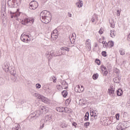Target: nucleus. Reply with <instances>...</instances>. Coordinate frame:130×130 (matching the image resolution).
<instances>
[{
	"label": "nucleus",
	"instance_id": "obj_1",
	"mask_svg": "<svg viewBox=\"0 0 130 130\" xmlns=\"http://www.w3.org/2000/svg\"><path fill=\"white\" fill-rule=\"evenodd\" d=\"M49 110V109H48V107L46 106H40L38 110L29 115L28 116L29 121L32 122L33 120H35L36 118L40 116L42 113L44 114H46V113L48 112Z\"/></svg>",
	"mask_w": 130,
	"mask_h": 130
},
{
	"label": "nucleus",
	"instance_id": "obj_2",
	"mask_svg": "<svg viewBox=\"0 0 130 130\" xmlns=\"http://www.w3.org/2000/svg\"><path fill=\"white\" fill-rule=\"evenodd\" d=\"M2 68L5 72L8 73V72L9 71L10 74L12 75V76L15 77V75H16L17 72H16V69L15 68V67L13 66H10V63L6 62L3 65Z\"/></svg>",
	"mask_w": 130,
	"mask_h": 130
},
{
	"label": "nucleus",
	"instance_id": "obj_3",
	"mask_svg": "<svg viewBox=\"0 0 130 130\" xmlns=\"http://www.w3.org/2000/svg\"><path fill=\"white\" fill-rule=\"evenodd\" d=\"M49 16H51V14L50 13V12L47 11V10H44L41 12L40 14V20L43 19L45 17H47Z\"/></svg>",
	"mask_w": 130,
	"mask_h": 130
},
{
	"label": "nucleus",
	"instance_id": "obj_4",
	"mask_svg": "<svg viewBox=\"0 0 130 130\" xmlns=\"http://www.w3.org/2000/svg\"><path fill=\"white\" fill-rule=\"evenodd\" d=\"M38 8V2L33 1L29 4V9L30 10H36Z\"/></svg>",
	"mask_w": 130,
	"mask_h": 130
},
{
	"label": "nucleus",
	"instance_id": "obj_5",
	"mask_svg": "<svg viewBox=\"0 0 130 130\" xmlns=\"http://www.w3.org/2000/svg\"><path fill=\"white\" fill-rule=\"evenodd\" d=\"M11 18L13 19V18H15V19H17L18 17H20V15H21V12H19V9L17 10L16 12H12L10 11Z\"/></svg>",
	"mask_w": 130,
	"mask_h": 130
},
{
	"label": "nucleus",
	"instance_id": "obj_6",
	"mask_svg": "<svg viewBox=\"0 0 130 130\" xmlns=\"http://www.w3.org/2000/svg\"><path fill=\"white\" fill-rule=\"evenodd\" d=\"M41 22L44 24H48L51 21V15L46 16L41 19Z\"/></svg>",
	"mask_w": 130,
	"mask_h": 130
},
{
	"label": "nucleus",
	"instance_id": "obj_7",
	"mask_svg": "<svg viewBox=\"0 0 130 130\" xmlns=\"http://www.w3.org/2000/svg\"><path fill=\"white\" fill-rule=\"evenodd\" d=\"M18 1L19 2H17V0H12L11 8H18L19 5L21 4V2H22V0Z\"/></svg>",
	"mask_w": 130,
	"mask_h": 130
},
{
	"label": "nucleus",
	"instance_id": "obj_8",
	"mask_svg": "<svg viewBox=\"0 0 130 130\" xmlns=\"http://www.w3.org/2000/svg\"><path fill=\"white\" fill-rule=\"evenodd\" d=\"M46 55L47 57H50L49 58V60H50V59H51V58H52V56H58V55L54 54L53 51H51L50 55H49V53H47L46 54Z\"/></svg>",
	"mask_w": 130,
	"mask_h": 130
},
{
	"label": "nucleus",
	"instance_id": "obj_9",
	"mask_svg": "<svg viewBox=\"0 0 130 130\" xmlns=\"http://www.w3.org/2000/svg\"><path fill=\"white\" fill-rule=\"evenodd\" d=\"M52 119V115H47L45 117V122H47V121H49V120H51Z\"/></svg>",
	"mask_w": 130,
	"mask_h": 130
},
{
	"label": "nucleus",
	"instance_id": "obj_10",
	"mask_svg": "<svg viewBox=\"0 0 130 130\" xmlns=\"http://www.w3.org/2000/svg\"><path fill=\"white\" fill-rule=\"evenodd\" d=\"M114 89L112 88V87H111L110 88H109L108 89V93L111 97L114 96Z\"/></svg>",
	"mask_w": 130,
	"mask_h": 130
},
{
	"label": "nucleus",
	"instance_id": "obj_11",
	"mask_svg": "<svg viewBox=\"0 0 130 130\" xmlns=\"http://www.w3.org/2000/svg\"><path fill=\"white\" fill-rule=\"evenodd\" d=\"M120 80H121V77H117L113 79V82H114V83H116L117 84H119V83H120Z\"/></svg>",
	"mask_w": 130,
	"mask_h": 130
},
{
	"label": "nucleus",
	"instance_id": "obj_12",
	"mask_svg": "<svg viewBox=\"0 0 130 130\" xmlns=\"http://www.w3.org/2000/svg\"><path fill=\"white\" fill-rule=\"evenodd\" d=\"M123 126L125 127V128H127V127H129L130 123L128 121H124L122 123Z\"/></svg>",
	"mask_w": 130,
	"mask_h": 130
},
{
	"label": "nucleus",
	"instance_id": "obj_13",
	"mask_svg": "<svg viewBox=\"0 0 130 130\" xmlns=\"http://www.w3.org/2000/svg\"><path fill=\"white\" fill-rule=\"evenodd\" d=\"M62 86H61V88H64V89H68L69 84H68L67 82L63 81L62 82Z\"/></svg>",
	"mask_w": 130,
	"mask_h": 130
},
{
	"label": "nucleus",
	"instance_id": "obj_14",
	"mask_svg": "<svg viewBox=\"0 0 130 130\" xmlns=\"http://www.w3.org/2000/svg\"><path fill=\"white\" fill-rule=\"evenodd\" d=\"M20 39L23 42H26V40L27 39V38L26 37V35L22 34L20 37Z\"/></svg>",
	"mask_w": 130,
	"mask_h": 130
},
{
	"label": "nucleus",
	"instance_id": "obj_15",
	"mask_svg": "<svg viewBox=\"0 0 130 130\" xmlns=\"http://www.w3.org/2000/svg\"><path fill=\"white\" fill-rule=\"evenodd\" d=\"M5 83L6 80L3 77H0V86H3V85H5Z\"/></svg>",
	"mask_w": 130,
	"mask_h": 130
},
{
	"label": "nucleus",
	"instance_id": "obj_16",
	"mask_svg": "<svg viewBox=\"0 0 130 130\" xmlns=\"http://www.w3.org/2000/svg\"><path fill=\"white\" fill-rule=\"evenodd\" d=\"M76 6L78 7V8L83 7V1L79 0L78 2L76 3Z\"/></svg>",
	"mask_w": 130,
	"mask_h": 130
},
{
	"label": "nucleus",
	"instance_id": "obj_17",
	"mask_svg": "<svg viewBox=\"0 0 130 130\" xmlns=\"http://www.w3.org/2000/svg\"><path fill=\"white\" fill-rule=\"evenodd\" d=\"M122 89L119 88L117 90V96H121L122 95Z\"/></svg>",
	"mask_w": 130,
	"mask_h": 130
},
{
	"label": "nucleus",
	"instance_id": "obj_18",
	"mask_svg": "<svg viewBox=\"0 0 130 130\" xmlns=\"http://www.w3.org/2000/svg\"><path fill=\"white\" fill-rule=\"evenodd\" d=\"M89 120V113L87 112L84 116V121Z\"/></svg>",
	"mask_w": 130,
	"mask_h": 130
},
{
	"label": "nucleus",
	"instance_id": "obj_19",
	"mask_svg": "<svg viewBox=\"0 0 130 130\" xmlns=\"http://www.w3.org/2000/svg\"><path fill=\"white\" fill-rule=\"evenodd\" d=\"M75 91L77 92L78 93H81V87L79 86V85H77L75 88Z\"/></svg>",
	"mask_w": 130,
	"mask_h": 130
},
{
	"label": "nucleus",
	"instance_id": "obj_20",
	"mask_svg": "<svg viewBox=\"0 0 130 130\" xmlns=\"http://www.w3.org/2000/svg\"><path fill=\"white\" fill-rule=\"evenodd\" d=\"M114 72L116 74V77H118V78H119V70H118L117 68H115L114 70Z\"/></svg>",
	"mask_w": 130,
	"mask_h": 130
},
{
	"label": "nucleus",
	"instance_id": "obj_21",
	"mask_svg": "<svg viewBox=\"0 0 130 130\" xmlns=\"http://www.w3.org/2000/svg\"><path fill=\"white\" fill-rule=\"evenodd\" d=\"M79 103L80 105H86V104H87V102L84 100H80L79 101Z\"/></svg>",
	"mask_w": 130,
	"mask_h": 130
},
{
	"label": "nucleus",
	"instance_id": "obj_22",
	"mask_svg": "<svg viewBox=\"0 0 130 130\" xmlns=\"http://www.w3.org/2000/svg\"><path fill=\"white\" fill-rule=\"evenodd\" d=\"M96 20V21H98V17H97V15H94V16L91 18V21L92 23H94V22H95Z\"/></svg>",
	"mask_w": 130,
	"mask_h": 130
},
{
	"label": "nucleus",
	"instance_id": "obj_23",
	"mask_svg": "<svg viewBox=\"0 0 130 130\" xmlns=\"http://www.w3.org/2000/svg\"><path fill=\"white\" fill-rule=\"evenodd\" d=\"M36 97H37L38 99H40L41 100H42L43 98H44L43 95H40L38 93H35Z\"/></svg>",
	"mask_w": 130,
	"mask_h": 130
},
{
	"label": "nucleus",
	"instance_id": "obj_24",
	"mask_svg": "<svg viewBox=\"0 0 130 130\" xmlns=\"http://www.w3.org/2000/svg\"><path fill=\"white\" fill-rule=\"evenodd\" d=\"M63 110V107H57L56 108V110L58 112H62Z\"/></svg>",
	"mask_w": 130,
	"mask_h": 130
},
{
	"label": "nucleus",
	"instance_id": "obj_25",
	"mask_svg": "<svg viewBox=\"0 0 130 130\" xmlns=\"http://www.w3.org/2000/svg\"><path fill=\"white\" fill-rule=\"evenodd\" d=\"M61 93L63 97H64V98L65 97H67V96H68V91L67 90H63Z\"/></svg>",
	"mask_w": 130,
	"mask_h": 130
},
{
	"label": "nucleus",
	"instance_id": "obj_26",
	"mask_svg": "<svg viewBox=\"0 0 130 130\" xmlns=\"http://www.w3.org/2000/svg\"><path fill=\"white\" fill-rule=\"evenodd\" d=\"M98 77H99V74H98V73L94 74L92 76V79L93 80H97V79H98Z\"/></svg>",
	"mask_w": 130,
	"mask_h": 130
},
{
	"label": "nucleus",
	"instance_id": "obj_27",
	"mask_svg": "<svg viewBox=\"0 0 130 130\" xmlns=\"http://www.w3.org/2000/svg\"><path fill=\"white\" fill-rule=\"evenodd\" d=\"M61 50H63V51H70V48L67 47H63L60 48Z\"/></svg>",
	"mask_w": 130,
	"mask_h": 130
},
{
	"label": "nucleus",
	"instance_id": "obj_28",
	"mask_svg": "<svg viewBox=\"0 0 130 130\" xmlns=\"http://www.w3.org/2000/svg\"><path fill=\"white\" fill-rule=\"evenodd\" d=\"M110 35V37H112V38H114V37H115V34H114V30H111Z\"/></svg>",
	"mask_w": 130,
	"mask_h": 130
},
{
	"label": "nucleus",
	"instance_id": "obj_29",
	"mask_svg": "<svg viewBox=\"0 0 130 130\" xmlns=\"http://www.w3.org/2000/svg\"><path fill=\"white\" fill-rule=\"evenodd\" d=\"M119 52H120V54H121V55H124L125 54L124 50L122 48H121L119 50Z\"/></svg>",
	"mask_w": 130,
	"mask_h": 130
},
{
	"label": "nucleus",
	"instance_id": "obj_30",
	"mask_svg": "<svg viewBox=\"0 0 130 130\" xmlns=\"http://www.w3.org/2000/svg\"><path fill=\"white\" fill-rule=\"evenodd\" d=\"M51 38H53V39H57V38L58 37V35H54V34H51Z\"/></svg>",
	"mask_w": 130,
	"mask_h": 130
},
{
	"label": "nucleus",
	"instance_id": "obj_31",
	"mask_svg": "<svg viewBox=\"0 0 130 130\" xmlns=\"http://www.w3.org/2000/svg\"><path fill=\"white\" fill-rule=\"evenodd\" d=\"M103 47H104V48H108V47H110V41H109L108 43H107V45H104Z\"/></svg>",
	"mask_w": 130,
	"mask_h": 130
},
{
	"label": "nucleus",
	"instance_id": "obj_32",
	"mask_svg": "<svg viewBox=\"0 0 130 130\" xmlns=\"http://www.w3.org/2000/svg\"><path fill=\"white\" fill-rule=\"evenodd\" d=\"M95 63H96L98 66H100L101 64V61L99 59H96L95 60Z\"/></svg>",
	"mask_w": 130,
	"mask_h": 130
},
{
	"label": "nucleus",
	"instance_id": "obj_33",
	"mask_svg": "<svg viewBox=\"0 0 130 130\" xmlns=\"http://www.w3.org/2000/svg\"><path fill=\"white\" fill-rule=\"evenodd\" d=\"M117 129H118V130H123V129H124V128L122 127V126H121V125L119 124L117 126Z\"/></svg>",
	"mask_w": 130,
	"mask_h": 130
},
{
	"label": "nucleus",
	"instance_id": "obj_34",
	"mask_svg": "<svg viewBox=\"0 0 130 130\" xmlns=\"http://www.w3.org/2000/svg\"><path fill=\"white\" fill-rule=\"evenodd\" d=\"M42 102H44V103H47V102H48V100H47V99H46V98L44 96V98L42 99Z\"/></svg>",
	"mask_w": 130,
	"mask_h": 130
},
{
	"label": "nucleus",
	"instance_id": "obj_35",
	"mask_svg": "<svg viewBox=\"0 0 130 130\" xmlns=\"http://www.w3.org/2000/svg\"><path fill=\"white\" fill-rule=\"evenodd\" d=\"M84 125L86 128L88 127L90 125V122H86L84 124Z\"/></svg>",
	"mask_w": 130,
	"mask_h": 130
},
{
	"label": "nucleus",
	"instance_id": "obj_36",
	"mask_svg": "<svg viewBox=\"0 0 130 130\" xmlns=\"http://www.w3.org/2000/svg\"><path fill=\"white\" fill-rule=\"evenodd\" d=\"M110 25L112 28H114V21L112 20L111 22H110Z\"/></svg>",
	"mask_w": 130,
	"mask_h": 130
},
{
	"label": "nucleus",
	"instance_id": "obj_37",
	"mask_svg": "<svg viewBox=\"0 0 130 130\" xmlns=\"http://www.w3.org/2000/svg\"><path fill=\"white\" fill-rule=\"evenodd\" d=\"M86 47L88 48V49H91V44L90 43H87V44H86Z\"/></svg>",
	"mask_w": 130,
	"mask_h": 130
},
{
	"label": "nucleus",
	"instance_id": "obj_38",
	"mask_svg": "<svg viewBox=\"0 0 130 130\" xmlns=\"http://www.w3.org/2000/svg\"><path fill=\"white\" fill-rule=\"evenodd\" d=\"M102 55L104 56V57H106L107 56V55L106 54V51H103L102 52Z\"/></svg>",
	"mask_w": 130,
	"mask_h": 130
},
{
	"label": "nucleus",
	"instance_id": "obj_39",
	"mask_svg": "<svg viewBox=\"0 0 130 130\" xmlns=\"http://www.w3.org/2000/svg\"><path fill=\"white\" fill-rule=\"evenodd\" d=\"M72 112H73V110L69 108H67L66 113H72Z\"/></svg>",
	"mask_w": 130,
	"mask_h": 130
},
{
	"label": "nucleus",
	"instance_id": "obj_40",
	"mask_svg": "<svg viewBox=\"0 0 130 130\" xmlns=\"http://www.w3.org/2000/svg\"><path fill=\"white\" fill-rule=\"evenodd\" d=\"M54 34L55 35H58V31L57 29H54L53 31V34Z\"/></svg>",
	"mask_w": 130,
	"mask_h": 130
},
{
	"label": "nucleus",
	"instance_id": "obj_41",
	"mask_svg": "<svg viewBox=\"0 0 130 130\" xmlns=\"http://www.w3.org/2000/svg\"><path fill=\"white\" fill-rule=\"evenodd\" d=\"M104 71V73L103 76H105V77H106V76L108 75V71H107V69Z\"/></svg>",
	"mask_w": 130,
	"mask_h": 130
},
{
	"label": "nucleus",
	"instance_id": "obj_42",
	"mask_svg": "<svg viewBox=\"0 0 130 130\" xmlns=\"http://www.w3.org/2000/svg\"><path fill=\"white\" fill-rule=\"evenodd\" d=\"M110 47H113L114 45V42L112 41H110Z\"/></svg>",
	"mask_w": 130,
	"mask_h": 130
},
{
	"label": "nucleus",
	"instance_id": "obj_43",
	"mask_svg": "<svg viewBox=\"0 0 130 130\" xmlns=\"http://www.w3.org/2000/svg\"><path fill=\"white\" fill-rule=\"evenodd\" d=\"M29 21V23H31L32 24H33V23H34V19L33 18H30V19H28Z\"/></svg>",
	"mask_w": 130,
	"mask_h": 130
},
{
	"label": "nucleus",
	"instance_id": "obj_44",
	"mask_svg": "<svg viewBox=\"0 0 130 130\" xmlns=\"http://www.w3.org/2000/svg\"><path fill=\"white\" fill-rule=\"evenodd\" d=\"M36 88L37 89H40V88H41V85H40V84L38 83L36 84Z\"/></svg>",
	"mask_w": 130,
	"mask_h": 130
},
{
	"label": "nucleus",
	"instance_id": "obj_45",
	"mask_svg": "<svg viewBox=\"0 0 130 130\" xmlns=\"http://www.w3.org/2000/svg\"><path fill=\"white\" fill-rule=\"evenodd\" d=\"M119 116H120L119 114L117 113L116 114V118L117 120H119Z\"/></svg>",
	"mask_w": 130,
	"mask_h": 130
},
{
	"label": "nucleus",
	"instance_id": "obj_46",
	"mask_svg": "<svg viewBox=\"0 0 130 130\" xmlns=\"http://www.w3.org/2000/svg\"><path fill=\"white\" fill-rule=\"evenodd\" d=\"M29 21H30V20H29V19H28V18L24 19V22H25V25L26 24H28V23H29Z\"/></svg>",
	"mask_w": 130,
	"mask_h": 130
},
{
	"label": "nucleus",
	"instance_id": "obj_47",
	"mask_svg": "<svg viewBox=\"0 0 130 130\" xmlns=\"http://www.w3.org/2000/svg\"><path fill=\"white\" fill-rule=\"evenodd\" d=\"M101 68V69H103L104 71L107 70V69H106V67L104 66V65H102Z\"/></svg>",
	"mask_w": 130,
	"mask_h": 130
},
{
	"label": "nucleus",
	"instance_id": "obj_48",
	"mask_svg": "<svg viewBox=\"0 0 130 130\" xmlns=\"http://www.w3.org/2000/svg\"><path fill=\"white\" fill-rule=\"evenodd\" d=\"M52 80H53V82L54 83H55V82H56V78H55V77L53 76L52 77Z\"/></svg>",
	"mask_w": 130,
	"mask_h": 130
},
{
	"label": "nucleus",
	"instance_id": "obj_49",
	"mask_svg": "<svg viewBox=\"0 0 130 130\" xmlns=\"http://www.w3.org/2000/svg\"><path fill=\"white\" fill-rule=\"evenodd\" d=\"M68 126V125L62 124L61 125V127H62V128H64V127H67Z\"/></svg>",
	"mask_w": 130,
	"mask_h": 130
},
{
	"label": "nucleus",
	"instance_id": "obj_50",
	"mask_svg": "<svg viewBox=\"0 0 130 130\" xmlns=\"http://www.w3.org/2000/svg\"><path fill=\"white\" fill-rule=\"evenodd\" d=\"M67 108H63V110H62V112H65L66 113H67Z\"/></svg>",
	"mask_w": 130,
	"mask_h": 130
},
{
	"label": "nucleus",
	"instance_id": "obj_51",
	"mask_svg": "<svg viewBox=\"0 0 130 130\" xmlns=\"http://www.w3.org/2000/svg\"><path fill=\"white\" fill-rule=\"evenodd\" d=\"M44 127V123H43L42 124V125H41L40 127V129H42V128H43Z\"/></svg>",
	"mask_w": 130,
	"mask_h": 130
},
{
	"label": "nucleus",
	"instance_id": "obj_52",
	"mask_svg": "<svg viewBox=\"0 0 130 130\" xmlns=\"http://www.w3.org/2000/svg\"><path fill=\"white\" fill-rule=\"evenodd\" d=\"M78 124H77V123H76V122H73V123H72V125L73 126H75V127L76 128V127H77V125Z\"/></svg>",
	"mask_w": 130,
	"mask_h": 130
},
{
	"label": "nucleus",
	"instance_id": "obj_53",
	"mask_svg": "<svg viewBox=\"0 0 130 130\" xmlns=\"http://www.w3.org/2000/svg\"><path fill=\"white\" fill-rule=\"evenodd\" d=\"M84 86H83V85H81V88H80V90H81V92H83V91H84Z\"/></svg>",
	"mask_w": 130,
	"mask_h": 130
},
{
	"label": "nucleus",
	"instance_id": "obj_54",
	"mask_svg": "<svg viewBox=\"0 0 130 130\" xmlns=\"http://www.w3.org/2000/svg\"><path fill=\"white\" fill-rule=\"evenodd\" d=\"M21 24H22V25H26L25 23V20H22L21 22Z\"/></svg>",
	"mask_w": 130,
	"mask_h": 130
},
{
	"label": "nucleus",
	"instance_id": "obj_55",
	"mask_svg": "<svg viewBox=\"0 0 130 130\" xmlns=\"http://www.w3.org/2000/svg\"><path fill=\"white\" fill-rule=\"evenodd\" d=\"M12 130H19V127H15L12 128Z\"/></svg>",
	"mask_w": 130,
	"mask_h": 130
},
{
	"label": "nucleus",
	"instance_id": "obj_56",
	"mask_svg": "<svg viewBox=\"0 0 130 130\" xmlns=\"http://www.w3.org/2000/svg\"><path fill=\"white\" fill-rule=\"evenodd\" d=\"M102 44H103L104 45H107V42H104V41H103L102 42Z\"/></svg>",
	"mask_w": 130,
	"mask_h": 130
},
{
	"label": "nucleus",
	"instance_id": "obj_57",
	"mask_svg": "<svg viewBox=\"0 0 130 130\" xmlns=\"http://www.w3.org/2000/svg\"><path fill=\"white\" fill-rule=\"evenodd\" d=\"M99 34H103V31H102V30L101 29H100L99 31Z\"/></svg>",
	"mask_w": 130,
	"mask_h": 130
},
{
	"label": "nucleus",
	"instance_id": "obj_58",
	"mask_svg": "<svg viewBox=\"0 0 130 130\" xmlns=\"http://www.w3.org/2000/svg\"><path fill=\"white\" fill-rule=\"evenodd\" d=\"M68 17L72 18V14L70 13V12L68 13Z\"/></svg>",
	"mask_w": 130,
	"mask_h": 130
},
{
	"label": "nucleus",
	"instance_id": "obj_59",
	"mask_svg": "<svg viewBox=\"0 0 130 130\" xmlns=\"http://www.w3.org/2000/svg\"><path fill=\"white\" fill-rule=\"evenodd\" d=\"M2 11H3V12H5L6 11V7H4L3 9H2Z\"/></svg>",
	"mask_w": 130,
	"mask_h": 130
},
{
	"label": "nucleus",
	"instance_id": "obj_60",
	"mask_svg": "<svg viewBox=\"0 0 130 130\" xmlns=\"http://www.w3.org/2000/svg\"><path fill=\"white\" fill-rule=\"evenodd\" d=\"M96 113H93V114L91 115V116H94V117H96V116H97L96 115H95Z\"/></svg>",
	"mask_w": 130,
	"mask_h": 130
},
{
	"label": "nucleus",
	"instance_id": "obj_61",
	"mask_svg": "<svg viewBox=\"0 0 130 130\" xmlns=\"http://www.w3.org/2000/svg\"><path fill=\"white\" fill-rule=\"evenodd\" d=\"M89 40H89V39L86 40V44H88V43H89Z\"/></svg>",
	"mask_w": 130,
	"mask_h": 130
},
{
	"label": "nucleus",
	"instance_id": "obj_62",
	"mask_svg": "<svg viewBox=\"0 0 130 130\" xmlns=\"http://www.w3.org/2000/svg\"><path fill=\"white\" fill-rule=\"evenodd\" d=\"M67 102H68V103H70V102H71V101L70 100V99L67 100Z\"/></svg>",
	"mask_w": 130,
	"mask_h": 130
},
{
	"label": "nucleus",
	"instance_id": "obj_63",
	"mask_svg": "<svg viewBox=\"0 0 130 130\" xmlns=\"http://www.w3.org/2000/svg\"><path fill=\"white\" fill-rule=\"evenodd\" d=\"M28 41H30V40H29V39H28V38H26V40H25L26 43H27L28 42Z\"/></svg>",
	"mask_w": 130,
	"mask_h": 130
},
{
	"label": "nucleus",
	"instance_id": "obj_64",
	"mask_svg": "<svg viewBox=\"0 0 130 130\" xmlns=\"http://www.w3.org/2000/svg\"><path fill=\"white\" fill-rule=\"evenodd\" d=\"M2 15H3V17H6V15H5V13L2 12Z\"/></svg>",
	"mask_w": 130,
	"mask_h": 130
}]
</instances>
